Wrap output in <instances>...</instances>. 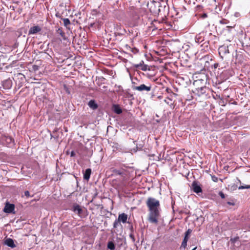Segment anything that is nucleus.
<instances>
[{
  "label": "nucleus",
  "mask_w": 250,
  "mask_h": 250,
  "mask_svg": "<svg viewBox=\"0 0 250 250\" xmlns=\"http://www.w3.org/2000/svg\"><path fill=\"white\" fill-rule=\"evenodd\" d=\"M42 31V28L39 25L31 27L29 31L28 35H34L40 33Z\"/></svg>",
  "instance_id": "0eeeda50"
},
{
  "label": "nucleus",
  "mask_w": 250,
  "mask_h": 250,
  "mask_svg": "<svg viewBox=\"0 0 250 250\" xmlns=\"http://www.w3.org/2000/svg\"><path fill=\"white\" fill-rule=\"evenodd\" d=\"M238 239V237H235L234 238H231L230 241L232 243H235Z\"/></svg>",
  "instance_id": "7c9ffc66"
},
{
  "label": "nucleus",
  "mask_w": 250,
  "mask_h": 250,
  "mask_svg": "<svg viewBox=\"0 0 250 250\" xmlns=\"http://www.w3.org/2000/svg\"><path fill=\"white\" fill-rule=\"evenodd\" d=\"M134 53H135L136 52H138V50L136 48H134V50H132V51Z\"/></svg>",
  "instance_id": "f704fd0d"
},
{
  "label": "nucleus",
  "mask_w": 250,
  "mask_h": 250,
  "mask_svg": "<svg viewBox=\"0 0 250 250\" xmlns=\"http://www.w3.org/2000/svg\"><path fill=\"white\" fill-rule=\"evenodd\" d=\"M204 32H201L198 34L196 35L195 37V41L196 43L200 44L204 41Z\"/></svg>",
  "instance_id": "1a4fd4ad"
},
{
  "label": "nucleus",
  "mask_w": 250,
  "mask_h": 250,
  "mask_svg": "<svg viewBox=\"0 0 250 250\" xmlns=\"http://www.w3.org/2000/svg\"><path fill=\"white\" fill-rule=\"evenodd\" d=\"M64 25L67 27L68 25L70 24V21L68 18L62 19Z\"/></svg>",
  "instance_id": "412c9836"
},
{
  "label": "nucleus",
  "mask_w": 250,
  "mask_h": 250,
  "mask_svg": "<svg viewBox=\"0 0 250 250\" xmlns=\"http://www.w3.org/2000/svg\"><path fill=\"white\" fill-rule=\"evenodd\" d=\"M75 156V153L74 151H72L70 153V156L71 157H74Z\"/></svg>",
  "instance_id": "473e14b6"
},
{
  "label": "nucleus",
  "mask_w": 250,
  "mask_h": 250,
  "mask_svg": "<svg viewBox=\"0 0 250 250\" xmlns=\"http://www.w3.org/2000/svg\"><path fill=\"white\" fill-rule=\"evenodd\" d=\"M72 210L74 212H76L79 216H81V214L83 212V210L79 205H74L72 208Z\"/></svg>",
  "instance_id": "9d476101"
},
{
  "label": "nucleus",
  "mask_w": 250,
  "mask_h": 250,
  "mask_svg": "<svg viewBox=\"0 0 250 250\" xmlns=\"http://www.w3.org/2000/svg\"><path fill=\"white\" fill-rule=\"evenodd\" d=\"M192 188L193 191L198 194L199 193H201L202 192V189L200 185L198 184V182L196 181H193L192 183Z\"/></svg>",
  "instance_id": "6e6552de"
},
{
  "label": "nucleus",
  "mask_w": 250,
  "mask_h": 250,
  "mask_svg": "<svg viewBox=\"0 0 250 250\" xmlns=\"http://www.w3.org/2000/svg\"><path fill=\"white\" fill-rule=\"evenodd\" d=\"M91 173V169L90 168H87L83 173V179L86 180H88L90 178Z\"/></svg>",
  "instance_id": "2eb2a0df"
},
{
  "label": "nucleus",
  "mask_w": 250,
  "mask_h": 250,
  "mask_svg": "<svg viewBox=\"0 0 250 250\" xmlns=\"http://www.w3.org/2000/svg\"><path fill=\"white\" fill-rule=\"evenodd\" d=\"M146 205L149 211L148 220L151 223L157 224L158 218L160 215L159 201L153 197H148Z\"/></svg>",
  "instance_id": "f257e3e1"
},
{
  "label": "nucleus",
  "mask_w": 250,
  "mask_h": 250,
  "mask_svg": "<svg viewBox=\"0 0 250 250\" xmlns=\"http://www.w3.org/2000/svg\"><path fill=\"white\" fill-rule=\"evenodd\" d=\"M129 237L131 238V239H132V240L134 242L135 239V237H134V236L133 234L131 233L129 235Z\"/></svg>",
  "instance_id": "2f4dec72"
},
{
  "label": "nucleus",
  "mask_w": 250,
  "mask_h": 250,
  "mask_svg": "<svg viewBox=\"0 0 250 250\" xmlns=\"http://www.w3.org/2000/svg\"><path fill=\"white\" fill-rule=\"evenodd\" d=\"M132 88L134 90H137L139 91H149L151 90V86L149 84L148 85H146L145 84H141L139 86H132Z\"/></svg>",
  "instance_id": "20e7f679"
},
{
  "label": "nucleus",
  "mask_w": 250,
  "mask_h": 250,
  "mask_svg": "<svg viewBox=\"0 0 250 250\" xmlns=\"http://www.w3.org/2000/svg\"><path fill=\"white\" fill-rule=\"evenodd\" d=\"M4 244L11 248L16 247V245L14 243V240L11 238H7L4 241Z\"/></svg>",
  "instance_id": "9b49d317"
},
{
  "label": "nucleus",
  "mask_w": 250,
  "mask_h": 250,
  "mask_svg": "<svg viewBox=\"0 0 250 250\" xmlns=\"http://www.w3.org/2000/svg\"><path fill=\"white\" fill-rule=\"evenodd\" d=\"M127 220V215L125 213L120 214L118 216V221L125 223Z\"/></svg>",
  "instance_id": "ddd939ff"
},
{
  "label": "nucleus",
  "mask_w": 250,
  "mask_h": 250,
  "mask_svg": "<svg viewBox=\"0 0 250 250\" xmlns=\"http://www.w3.org/2000/svg\"><path fill=\"white\" fill-rule=\"evenodd\" d=\"M218 64H214V67H215V68H217V66H218Z\"/></svg>",
  "instance_id": "58836bf2"
},
{
  "label": "nucleus",
  "mask_w": 250,
  "mask_h": 250,
  "mask_svg": "<svg viewBox=\"0 0 250 250\" xmlns=\"http://www.w3.org/2000/svg\"><path fill=\"white\" fill-rule=\"evenodd\" d=\"M144 64V61H142L139 63L135 64L134 65V67L136 68H140L142 67V66Z\"/></svg>",
  "instance_id": "5701e85b"
},
{
  "label": "nucleus",
  "mask_w": 250,
  "mask_h": 250,
  "mask_svg": "<svg viewBox=\"0 0 250 250\" xmlns=\"http://www.w3.org/2000/svg\"><path fill=\"white\" fill-rule=\"evenodd\" d=\"M207 90V88L206 86L201 87L200 88L196 89L195 92L199 96H201L206 93Z\"/></svg>",
  "instance_id": "f8f14e48"
},
{
  "label": "nucleus",
  "mask_w": 250,
  "mask_h": 250,
  "mask_svg": "<svg viewBox=\"0 0 250 250\" xmlns=\"http://www.w3.org/2000/svg\"><path fill=\"white\" fill-rule=\"evenodd\" d=\"M107 248L110 250H115V245L113 242L110 241L107 243Z\"/></svg>",
  "instance_id": "aec40b11"
},
{
  "label": "nucleus",
  "mask_w": 250,
  "mask_h": 250,
  "mask_svg": "<svg viewBox=\"0 0 250 250\" xmlns=\"http://www.w3.org/2000/svg\"><path fill=\"white\" fill-rule=\"evenodd\" d=\"M88 106L92 109H96L98 108V105L94 100H90L88 104Z\"/></svg>",
  "instance_id": "6ab92c4d"
},
{
  "label": "nucleus",
  "mask_w": 250,
  "mask_h": 250,
  "mask_svg": "<svg viewBox=\"0 0 250 250\" xmlns=\"http://www.w3.org/2000/svg\"><path fill=\"white\" fill-rule=\"evenodd\" d=\"M63 89L68 94H70V93H71L70 90L66 84L63 85Z\"/></svg>",
  "instance_id": "b1692460"
},
{
  "label": "nucleus",
  "mask_w": 250,
  "mask_h": 250,
  "mask_svg": "<svg viewBox=\"0 0 250 250\" xmlns=\"http://www.w3.org/2000/svg\"><path fill=\"white\" fill-rule=\"evenodd\" d=\"M195 248H194L192 250H195Z\"/></svg>",
  "instance_id": "a19ab883"
},
{
  "label": "nucleus",
  "mask_w": 250,
  "mask_h": 250,
  "mask_svg": "<svg viewBox=\"0 0 250 250\" xmlns=\"http://www.w3.org/2000/svg\"><path fill=\"white\" fill-rule=\"evenodd\" d=\"M112 110L114 113L117 114H120L122 113V109L118 104H113L112 106Z\"/></svg>",
  "instance_id": "4468645a"
},
{
  "label": "nucleus",
  "mask_w": 250,
  "mask_h": 250,
  "mask_svg": "<svg viewBox=\"0 0 250 250\" xmlns=\"http://www.w3.org/2000/svg\"><path fill=\"white\" fill-rule=\"evenodd\" d=\"M3 85L5 89H10L12 86V82L10 80H6L3 83Z\"/></svg>",
  "instance_id": "a211bd4d"
},
{
  "label": "nucleus",
  "mask_w": 250,
  "mask_h": 250,
  "mask_svg": "<svg viewBox=\"0 0 250 250\" xmlns=\"http://www.w3.org/2000/svg\"><path fill=\"white\" fill-rule=\"evenodd\" d=\"M202 17L205 18H206L207 17V14H204L202 16Z\"/></svg>",
  "instance_id": "4c0bfd02"
},
{
  "label": "nucleus",
  "mask_w": 250,
  "mask_h": 250,
  "mask_svg": "<svg viewBox=\"0 0 250 250\" xmlns=\"http://www.w3.org/2000/svg\"><path fill=\"white\" fill-rule=\"evenodd\" d=\"M2 45L1 42L0 41V47Z\"/></svg>",
  "instance_id": "ea45409f"
},
{
  "label": "nucleus",
  "mask_w": 250,
  "mask_h": 250,
  "mask_svg": "<svg viewBox=\"0 0 250 250\" xmlns=\"http://www.w3.org/2000/svg\"><path fill=\"white\" fill-rule=\"evenodd\" d=\"M219 53L220 54L223 53L224 54L229 53V48L228 46H222L219 48Z\"/></svg>",
  "instance_id": "dca6fc26"
},
{
  "label": "nucleus",
  "mask_w": 250,
  "mask_h": 250,
  "mask_svg": "<svg viewBox=\"0 0 250 250\" xmlns=\"http://www.w3.org/2000/svg\"><path fill=\"white\" fill-rule=\"evenodd\" d=\"M24 195L27 197H30V193L28 190H26L24 192Z\"/></svg>",
  "instance_id": "c756f323"
},
{
  "label": "nucleus",
  "mask_w": 250,
  "mask_h": 250,
  "mask_svg": "<svg viewBox=\"0 0 250 250\" xmlns=\"http://www.w3.org/2000/svg\"><path fill=\"white\" fill-rule=\"evenodd\" d=\"M227 204L229 205H234V203L230 202H228Z\"/></svg>",
  "instance_id": "c9c22d12"
},
{
  "label": "nucleus",
  "mask_w": 250,
  "mask_h": 250,
  "mask_svg": "<svg viewBox=\"0 0 250 250\" xmlns=\"http://www.w3.org/2000/svg\"><path fill=\"white\" fill-rule=\"evenodd\" d=\"M140 69H141L143 71H146V70H150L149 67L147 64H143L142 66V67L140 68Z\"/></svg>",
  "instance_id": "4be33fe9"
},
{
  "label": "nucleus",
  "mask_w": 250,
  "mask_h": 250,
  "mask_svg": "<svg viewBox=\"0 0 250 250\" xmlns=\"http://www.w3.org/2000/svg\"><path fill=\"white\" fill-rule=\"evenodd\" d=\"M192 232V230L191 229H188L187 231L185 232L184 238L182 241L181 249H185L187 245V242L188 240V236Z\"/></svg>",
  "instance_id": "39448f33"
},
{
  "label": "nucleus",
  "mask_w": 250,
  "mask_h": 250,
  "mask_svg": "<svg viewBox=\"0 0 250 250\" xmlns=\"http://www.w3.org/2000/svg\"><path fill=\"white\" fill-rule=\"evenodd\" d=\"M211 179L214 182H217L218 181V178L214 175L211 176Z\"/></svg>",
  "instance_id": "cd10ccee"
},
{
  "label": "nucleus",
  "mask_w": 250,
  "mask_h": 250,
  "mask_svg": "<svg viewBox=\"0 0 250 250\" xmlns=\"http://www.w3.org/2000/svg\"><path fill=\"white\" fill-rule=\"evenodd\" d=\"M113 175L119 176V177L113 180V182H118V185L120 187L124 186L125 182L127 180L128 172L124 167H121L119 169L112 168Z\"/></svg>",
  "instance_id": "f03ea898"
},
{
  "label": "nucleus",
  "mask_w": 250,
  "mask_h": 250,
  "mask_svg": "<svg viewBox=\"0 0 250 250\" xmlns=\"http://www.w3.org/2000/svg\"><path fill=\"white\" fill-rule=\"evenodd\" d=\"M56 33H57L58 34L60 35L61 36V37H62V39L63 40H64V41H65V40H66L67 38H66V36H65V33L62 31V28L61 27L59 28L56 30Z\"/></svg>",
  "instance_id": "f3484780"
},
{
  "label": "nucleus",
  "mask_w": 250,
  "mask_h": 250,
  "mask_svg": "<svg viewBox=\"0 0 250 250\" xmlns=\"http://www.w3.org/2000/svg\"><path fill=\"white\" fill-rule=\"evenodd\" d=\"M15 205L13 204L6 203L3 209V211L7 213H15Z\"/></svg>",
  "instance_id": "423d86ee"
},
{
  "label": "nucleus",
  "mask_w": 250,
  "mask_h": 250,
  "mask_svg": "<svg viewBox=\"0 0 250 250\" xmlns=\"http://www.w3.org/2000/svg\"><path fill=\"white\" fill-rule=\"evenodd\" d=\"M250 185L241 186L238 187L239 189H249Z\"/></svg>",
  "instance_id": "393cba45"
},
{
  "label": "nucleus",
  "mask_w": 250,
  "mask_h": 250,
  "mask_svg": "<svg viewBox=\"0 0 250 250\" xmlns=\"http://www.w3.org/2000/svg\"><path fill=\"white\" fill-rule=\"evenodd\" d=\"M120 222L118 221V219H116L113 223V227L114 228H117L118 226H119V224H120Z\"/></svg>",
  "instance_id": "bb28decb"
},
{
  "label": "nucleus",
  "mask_w": 250,
  "mask_h": 250,
  "mask_svg": "<svg viewBox=\"0 0 250 250\" xmlns=\"http://www.w3.org/2000/svg\"><path fill=\"white\" fill-rule=\"evenodd\" d=\"M165 102L168 104L169 105H172L173 104V103H172V101L171 99L170 98H167V99L165 100Z\"/></svg>",
  "instance_id": "a878e982"
},
{
  "label": "nucleus",
  "mask_w": 250,
  "mask_h": 250,
  "mask_svg": "<svg viewBox=\"0 0 250 250\" xmlns=\"http://www.w3.org/2000/svg\"><path fill=\"white\" fill-rule=\"evenodd\" d=\"M219 196L221 197V198L222 199H224L225 198V194H224V193L222 191H220L219 192Z\"/></svg>",
  "instance_id": "c85d7f7f"
},
{
  "label": "nucleus",
  "mask_w": 250,
  "mask_h": 250,
  "mask_svg": "<svg viewBox=\"0 0 250 250\" xmlns=\"http://www.w3.org/2000/svg\"><path fill=\"white\" fill-rule=\"evenodd\" d=\"M220 22L221 24H226V23H227L225 20H221V21H220Z\"/></svg>",
  "instance_id": "72a5a7b5"
},
{
  "label": "nucleus",
  "mask_w": 250,
  "mask_h": 250,
  "mask_svg": "<svg viewBox=\"0 0 250 250\" xmlns=\"http://www.w3.org/2000/svg\"><path fill=\"white\" fill-rule=\"evenodd\" d=\"M0 143L3 146L11 147L14 146L15 141L12 137L6 135H2L0 138Z\"/></svg>",
  "instance_id": "7ed1b4c3"
},
{
  "label": "nucleus",
  "mask_w": 250,
  "mask_h": 250,
  "mask_svg": "<svg viewBox=\"0 0 250 250\" xmlns=\"http://www.w3.org/2000/svg\"><path fill=\"white\" fill-rule=\"evenodd\" d=\"M56 16L57 17H58V18L60 17V13H57L56 14Z\"/></svg>",
  "instance_id": "e433bc0d"
}]
</instances>
